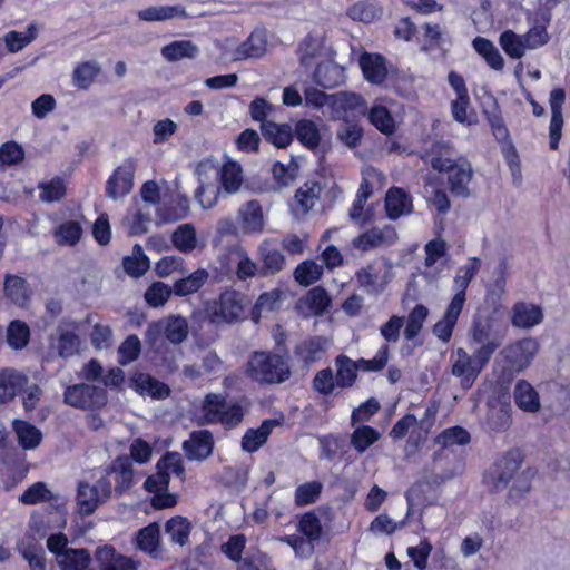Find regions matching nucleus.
Wrapping results in <instances>:
<instances>
[{"label": "nucleus", "mask_w": 570, "mask_h": 570, "mask_svg": "<svg viewBox=\"0 0 570 570\" xmlns=\"http://www.w3.org/2000/svg\"><path fill=\"white\" fill-rule=\"evenodd\" d=\"M283 336L284 334L276 340V346L283 354L267 351H255L250 354L246 368L249 379L261 384H281L291 377L288 352L281 347Z\"/></svg>", "instance_id": "nucleus-1"}, {"label": "nucleus", "mask_w": 570, "mask_h": 570, "mask_svg": "<svg viewBox=\"0 0 570 570\" xmlns=\"http://www.w3.org/2000/svg\"><path fill=\"white\" fill-rule=\"evenodd\" d=\"M508 326L493 314H478L472 323L470 336L472 342L480 344L476 356L481 363H489L493 353L503 344Z\"/></svg>", "instance_id": "nucleus-2"}, {"label": "nucleus", "mask_w": 570, "mask_h": 570, "mask_svg": "<svg viewBox=\"0 0 570 570\" xmlns=\"http://www.w3.org/2000/svg\"><path fill=\"white\" fill-rule=\"evenodd\" d=\"M202 416L198 424H220L225 430H233L244 419V409L236 400L228 402L227 396L220 393H208L200 405Z\"/></svg>", "instance_id": "nucleus-3"}, {"label": "nucleus", "mask_w": 570, "mask_h": 570, "mask_svg": "<svg viewBox=\"0 0 570 570\" xmlns=\"http://www.w3.org/2000/svg\"><path fill=\"white\" fill-rule=\"evenodd\" d=\"M523 460V453L518 448L509 449L498 458L484 475L489 490L494 493L505 490L520 470Z\"/></svg>", "instance_id": "nucleus-4"}, {"label": "nucleus", "mask_w": 570, "mask_h": 570, "mask_svg": "<svg viewBox=\"0 0 570 570\" xmlns=\"http://www.w3.org/2000/svg\"><path fill=\"white\" fill-rule=\"evenodd\" d=\"M243 294L226 289L219 294L218 299L207 301L204 306L205 316L214 325L233 324L238 322L244 313Z\"/></svg>", "instance_id": "nucleus-5"}, {"label": "nucleus", "mask_w": 570, "mask_h": 570, "mask_svg": "<svg viewBox=\"0 0 570 570\" xmlns=\"http://www.w3.org/2000/svg\"><path fill=\"white\" fill-rule=\"evenodd\" d=\"M538 348L535 340L522 338L505 346L501 351V355L508 364L510 373H520L531 364Z\"/></svg>", "instance_id": "nucleus-6"}, {"label": "nucleus", "mask_w": 570, "mask_h": 570, "mask_svg": "<svg viewBox=\"0 0 570 570\" xmlns=\"http://www.w3.org/2000/svg\"><path fill=\"white\" fill-rule=\"evenodd\" d=\"M2 292L4 299L18 308L26 309L30 306L33 291L28 281L17 274L6 273L3 276Z\"/></svg>", "instance_id": "nucleus-7"}, {"label": "nucleus", "mask_w": 570, "mask_h": 570, "mask_svg": "<svg viewBox=\"0 0 570 570\" xmlns=\"http://www.w3.org/2000/svg\"><path fill=\"white\" fill-rule=\"evenodd\" d=\"M135 161L126 159L106 183V196L117 200L128 195L134 187Z\"/></svg>", "instance_id": "nucleus-8"}, {"label": "nucleus", "mask_w": 570, "mask_h": 570, "mask_svg": "<svg viewBox=\"0 0 570 570\" xmlns=\"http://www.w3.org/2000/svg\"><path fill=\"white\" fill-rule=\"evenodd\" d=\"M458 358L452 365V374L461 379V387L469 390L488 363H481L476 351L469 355L464 348H458Z\"/></svg>", "instance_id": "nucleus-9"}, {"label": "nucleus", "mask_w": 570, "mask_h": 570, "mask_svg": "<svg viewBox=\"0 0 570 570\" xmlns=\"http://www.w3.org/2000/svg\"><path fill=\"white\" fill-rule=\"evenodd\" d=\"M128 385L139 395L149 396L153 400H165L171 393L168 384L159 381L149 373L138 371L130 375Z\"/></svg>", "instance_id": "nucleus-10"}, {"label": "nucleus", "mask_w": 570, "mask_h": 570, "mask_svg": "<svg viewBox=\"0 0 570 570\" xmlns=\"http://www.w3.org/2000/svg\"><path fill=\"white\" fill-rule=\"evenodd\" d=\"M214 436L208 430L193 431L188 440L183 442L185 455L190 461H205L214 450Z\"/></svg>", "instance_id": "nucleus-11"}, {"label": "nucleus", "mask_w": 570, "mask_h": 570, "mask_svg": "<svg viewBox=\"0 0 570 570\" xmlns=\"http://www.w3.org/2000/svg\"><path fill=\"white\" fill-rule=\"evenodd\" d=\"M237 223L246 235L261 234L264 230L263 208L258 200L242 204L237 210Z\"/></svg>", "instance_id": "nucleus-12"}, {"label": "nucleus", "mask_w": 570, "mask_h": 570, "mask_svg": "<svg viewBox=\"0 0 570 570\" xmlns=\"http://www.w3.org/2000/svg\"><path fill=\"white\" fill-rule=\"evenodd\" d=\"M566 101V92L562 88H554L550 92L549 104L551 109V119L549 126V147L557 150L562 136L563 116L562 106Z\"/></svg>", "instance_id": "nucleus-13"}, {"label": "nucleus", "mask_w": 570, "mask_h": 570, "mask_svg": "<svg viewBox=\"0 0 570 570\" xmlns=\"http://www.w3.org/2000/svg\"><path fill=\"white\" fill-rule=\"evenodd\" d=\"M294 137L307 149L314 154H321V158H324L330 147L325 144H321V132L317 125L311 119H301L295 124L293 129Z\"/></svg>", "instance_id": "nucleus-14"}, {"label": "nucleus", "mask_w": 570, "mask_h": 570, "mask_svg": "<svg viewBox=\"0 0 570 570\" xmlns=\"http://www.w3.org/2000/svg\"><path fill=\"white\" fill-rule=\"evenodd\" d=\"M267 30L256 28L234 51L236 60L259 59L267 52Z\"/></svg>", "instance_id": "nucleus-15"}, {"label": "nucleus", "mask_w": 570, "mask_h": 570, "mask_svg": "<svg viewBox=\"0 0 570 570\" xmlns=\"http://www.w3.org/2000/svg\"><path fill=\"white\" fill-rule=\"evenodd\" d=\"M107 404V392L102 386L73 384V407L101 409Z\"/></svg>", "instance_id": "nucleus-16"}, {"label": "nucleus", "mask_w": 570, "mask_h": 570, "mask_svg": "<svg viewBox=\"0 0 570 570\" xmlns=\"http://www.w3.org/2000/svg\"><path fill=\"white\" fill-rule=\"evenodd\" d=\"M282 423L278 419H266L257 429H247L240 441L242 450L246 453L257 452L267 442L274 428Z\"/></svg>", "instance_id": "nucleus-17"}, {"label": "nucleus", "mask_w": 570, "mask_h": 570, "mask_svg": "<svg viewBox=\"0 0 570 570\" xmlns=\"http://www.w3.org/2000/svg\"><path fill=\"white\" fill-rule=\"evenodd\" d=\"M473 170L468 160L460 161L448 174L449 190L454 197L466 199L470 197L471 191L469 184L472 179Z\"/></svg>", "instance_id": "nucleus-18"}, {"label": "nucleus", "mask_w": 570, "mask_h": 570, "mask_svg": "<svg viewBox=\"0 0 570 570\" xmlns=\"http://www.w3.org/2000/svg\"><path fill=\"white\" fill-rule=\"evenodd\" d=\"M327 350V340L323 336H312L299 342L294 348L295 357L309 367L320 361Z\"/></svg>", "instance_id": "nucleus-19"}, {"label": "nucleus", "mask_w": 570, "mask_h": 570, "mask_svg": "<svg viewBox=\"0 0 570 570\" xmlns=\"http://www.w3.org/2000/svg\"><path fill=\"white\" fill-rule=\"evenodd\" d=\"M543 321L541 306L517 302L511 311V324L517 328H532Z\"/></svg>", "instance_id": "nucleus-20"}, {"label": "nucleus", "mask_w": 570, "mask_h": 570, "mask_svg": "<svg viewBox=\"0 0 570 570\" xmlns=\"http://www.w3.org/2000/svg\"><path fill=\"white\" fill-rule=\"evenodd\" d=\"M385 210L390 219L395 220L413 210L411 195L401 187H391L385 196Z\"/></svg>", "instance_id": "nucleus-21"}, {"label": "nucleus", "mask_w": 570, "mask_h": 570, "mask_svg": "<svg viewBox=\"0 0 570 570\" xmlns=\"http://www.w3.org/2000/svg\"><path fill=\"white\" fill-rule=\"evenodd\" d=\"M259 276H269L279 273L285 266L284 254L272 243L265 240L258 247Z\"/></svg>", "instance_id": "nucleus-22"}, {"label": "nucleus", "mask_w": 570, "mask_h": 570, "mask_svg": "<svg viewBox=\"0 0 570 570\" xmlns=\"http://www.w3.org/2000/svg\"><path fill=\"white\" fill-rule=\"evenodd\" d=\"M513 401L523 412L537 413L541 410L538 391L527 380H519L513 389Z\"/></svg>", "instance_id": "nucleus-23"}, {"label": "nucleus", "mask_w": 570, "mask_h": 570, "mask_svg": "<svg viewBox=\"0 0 570 570\" xmlns=\"http://www.w3.org/2000/svg\"><path fill=\"white\" fill-rule=\"evenodd\" d=\"M106 472L107 474H117L115 491L118 494H122L134 484L132 463L130 458L127 455L117 456L106 469Z\"/></svg>", "instance_id": "nucleus-24"}, {"label": "nucleus", "mask_w": 570, "mask_h": 570, "mask_svg": "<svg viewBox=\"0 0 570 570\" xmlns=\"http://www.w3.org/2000/svg\"><path fill=\"white\" fill-rule=\"evenodd\" d=\"M259 129L263 138L276 148H286L294 139L293 128L288 124L263 122Z\"/></svg>", "instance_id": "nucleus-25"}, {"label": "nucleus", "mask_w": 570, "mask_h": 570, "mask_svg": "<svg viewBox=\"0 0 570 570\" xmlns=\"http://www.w3.org/2000/svg\"><path fill=\"white\" fill-rule=\"evenodd\" d=\"M480 261L472 258V263L461 266L454 277V289L456 293L452 297L450 304H456L458 307L463 308L466 301V288L471 283L474 275L478 273Z\"/></svg>", "instance_id": "nucleus-26"}, {"label": "nucleus", "mask_w": 570, "mask_h": 570, "mask_svg": "<svg viewBox=\"0 0 570 570\" xmlns=\"http://www.w3.org/2000/svg\"><path fill=\"white\" fill-rule=\"evenodd\" d=\"M313 78L318 86L325 89H332L345 81L344 69L333 61H323L318 63Z\"/></svg>", "instance_id": "nucleus-27"}, {"label": "nucleus", "mask_w": 570, "mask_h": 570, "mask_svg": "<svg viewBox=\"0 0 570 570\" xmlns=\"http://www.w3.org/2000/svg\"><path fill=\"white\" fill-rule=\"evenodd\" d=\"M27 377L13 368L0 370V404L7 403L24 387Z\"/></svg>", "instance_id": "nucleus-28"}, {"label": "nucleus", "mask_w": 570, "mask_h": 570, "mask_svg": "<svg viewBox=\"0 0 570 570\" xmlns=\"http://www.w3.org/2000/svg\"><path fill=\"white\" fill-rule=\"evenodd\" d=\"M332 108L336 114H362L366 111L364 98L354 92L340 91L332 94Z\"/></svg>", "instance_id": "nucleus-29"}, {"label": "nucleus", "mask_w": 570, "mask_h": 570, "mask_svg": "<svg viewBox=\"0 0 570 570\" xmlns=\"http://www.w3.org/2000/svg\"><path fill=\"white\" fill-rule=\"evenodd\" d=\"M12 429L17 435L19 445L23 450H33L42 441V432L26 420L16 419Z\"/></svg>", "instance_id": "nucleus-30"}, {"label": "nucleus", "mask_w": 570, "mask_h": 570, "mask_svg": "<svg viewBox=\"0 0 570 570\" xmlns=\"http://www.w3.org/2000/svg\"><path fill=\"white\" fill-rule=\"evenodd\" d=\"M160 544V527L157 522L139 529L136 533L137 548L151 557H157Z\"/></svg>", "instance_id": "nucleus-31"}, {"label": "nucleus", "mask_w": 570, "mask_h": 570, "mask_svg": "<svg viewBox=\"0 0 570 570\" xmlns=\"http://www.w3.org/2000/svg\"><path fill=\"white\" fill-rule=\"evenodd\" d=\"M462 309L456 304H449L443 317L434 324L432 333L443 343H448L451 340Z\"/></svg>", "instance_id": "nucleus-32"}, {"label": "nucleus", "mask_w": 570, "mask_h": 570, "mask_svg": "<svg viewBox=\"0 0 570 570\" xmlns=\"http://www.w3.org/2000/svg\"><path fill=\"white\" fill-rule=\"evenodd\" d=\"M141 21H165L174 18H187L184 6H151L138 12Z\"/></svg>", "instance_id": "nucleus-33"}, {"label": "nucleus", "mask_w": 570, "mask_h": 570, "mask_svg": "<svg viewBox=\"0 0 570 570\" xmlns=\"http://www.w3.org/2000/svg\"><path fill=\"white\" fill-rule=\"evenodd\" d=\"M209 273L199 268L186 277L177 279L173 285L174 295L184 297L198 292L208 281Z\"/></svg>", "instance_id": "nucleus-34"}, {"label": "nucleus", "mask_w": 570, "mask_h": 570, "mask_svg": "<svg viewBox=\"0 0 570 570\" xmlns=\"http://www.w3.org/2000/svg\"><path fill=\"white\" fill-rule=\"evenodd\" d=\"M423 43L421 50L424 52H432L436 49L443 53L448 51V46L451 45L450 37L444 33L439 24L425 23L423 26Z\"/></svg>", "instance_id": "nucleus-35"}, {"label": "nucleus", "mask_w": 570, "mask_h": 570, "mask_svg": "<svg viewBox=\"0 0 570 570\" xmlns=\"http://www.w3.org/2000/svg\"><path fill=\"white\" fill-rule=\"evenodd\" d=\"M360 65L364 78L372 83H381L386 78V68L384 59L380 55L363 53L360 58Z\"/></svg>", "instance_id": "nucleus-36"}, {"label": "nucleus", "mask_w": 570, "mask_h": 570, "mask_svg": "<svg viewBox=\"0 0 570 570\" xmlns=\"http://www.w3.org/2000/svg\"><path fill=\"white\" fill-rule=\"evenodd\" d=\"M336 374L335 382L337 387L347 389L353 386L357 379V365L355 361L344 354L335 358Z\"/></svg>", "instance_id": "nucleus-37"}, {"label": "nucleus", "mask_w": 570, "mask_h": 570, "mask_svg": "<svg viewBox=\"0 0 570 570\" xmlns=\"http://www.w3.org/2000/svg\"><path fill=\"white\" fill-rule=\"evenodd\" d=\"M199 48L190 40H176L161 48L163 57L170 62L179 61L184 58H196Z\"/></svg>", "instance_id": "nucleus-38"}, {"label": "nucleus", "mask_w": 570, "mask_h": 570, "mask_svg": "<svg viewBox=\"0 0 570 570\" xmlns=\"http://www.w3.org/2000/svg\"><path fill=\"white\" fill-rule=\"evenodd\" d=\"M382 14L383 8L376 0L358 1L348 9V16L353 20H357L363 23H371L379 20Z\"/></svg>", "instance_id": "nucleus-39"}, {"label": "nucleus", "mask_w": 570, "mask_h": 570, "mask_svg": "<svg viewBox=\"0 0 570 570\" xmlns=\"http://www.w3.org/2000/svg\"><path fill=\"white\" fill-rule=\"evenodd\" d=\"M190 522L187 518L176 515L166 521L164 531L170 539V541L180 547L188 542L190 534Z\"/></svg>", "instance_id": "nucleus-40"}, {"label": "nucleus", "mask_w": 570, "mask_h": 570, "mask_svg": "<svg viewBox=\"0 0 570 570\" xmlns=\"http://www.w3.org/2000/svg\"><path fill=\"white\" fill-rule=\"evenodd\" d=\"M472 46L492 69H503V57L492 41L483 37H475L472 41Z\"/></svg>", "instance_id": "nucleus-41"}, {"label": "nucleus", "mask_w": 570, "mask_h": 570, "mask_svg": "<svg viewBox=\"0 0 570 570\" xmlns=\"http://www.w3.org/2000/svg\"><path fill=\"white\" fill-rule=\"evenodd\" d=\"M299 302L305 304L314 315H323L332 304L331 296L323 286L311 288Z\"/></svg>", "instance_id": "nucleus-42"}, {"label": "nucleus", "mask_w": 570, "mask_h": 570, "mask_svg": "<svg viewBox=\"0 0 570 570\" xmlns=\"http://www.w3.org/2000/svg\"><path fill=\"white\" fill-rule=\"evenodd\" d=\"M67 544L68 539L63 533L51 534L47 540V548L56 554L61 570H71V548Z\"/></svg>", "instance_id": "nucleus-43"}, {"label": "nucleus", "mask_w": 570, "mask_h": 570, "mask_svg": "<svg viewBox=\"0 0 570 570\" xmlns=\"http://www.w3.org/2000/svg\"><path fill=\"white\" fill-rule=\"evenodd\" d=\"M30 328L20 320H13L7 327V344L13 351L23 350L30 342Z\"/></svg>", "instance_id": "nucleus-44"}, {"label": "nucleus", "mask_w": 570, "mask_h": 570, "mask_svg": "<svg viewBox=\"0 0 570 570\" xmlns=\"http://www.w3.org/2000/svg\"><path fill=\"white\" fill-rule=\"evenodd\" d=\"M76 499L80 515H89L94 513L100 502L97 489L86 482L79 483Z\"/></svg>", "instance_id": "nucleus-45"}, {"label": "nucleus", "mask_w": 570, "mask_h": 570, "mask_svg": "<svg viewBox=\"0 0 570 570\" xmlns=\"http://www.w3.org/2000/svg\"><path fill=\"white\" fill-rule=\"evenodd\" d=\"M511 422V407L509 404L491 406L487 413L485 424L493 432L507 431Z\"/></svg>", "instance_id": "nucleus-46"}, {"label": "nucleus", "mask_w": 570, "mask_h": 570, "mask_svg": "<svg viewBox=\"0 0 570 570\" xmlns=\"http://www.w3.org/2000/svg\"><path fill=\"white\" fill-rule=\"evenodd\" d=\"M37 35L38 31L36 26L30 23L27 27L26 32H19L16 30L7 32L3 37V41L6 43L7 50L11 53H16L31 43L37 38Z\"/></svg>", "instance_id": "nucleus-47"}, {"label": "nucleus", "mask_w": 570, "mask_h": 570, "mask_svg": "<svg viewBox=\"0 0 570 570\" xmlns=\"http://www.w3.org/2000/svg\"><path fill=\"white\" fill-rule=\"evenodd\" d=\"M163 333L171 344H180L188 336V323L180 315L169 316L165 324L163 323Z\"/></svg>", "instance_id": "nucleus-48"}, {"label": "nucleus", "mask_w": 570, "mask_h": 570, "mask_svg": "<svg viewBox=\"0 0 570 570\" xmlns=\"http://www.w3.org/2000/svg\"><path fill=\"white\" fill-rule=\"evenodd\" d=\"M53 499H56V495L51 492L48 485L42 481H38L23 491L19 497V502L26 505H36L43 502H50Z\"/></svg>", "instance_id": "nucleus-49"}, {"label": "nucleus", "mask_w": 570, "mask_h": 570, "mask_svg": "<svg viewBox=\"0 0 570 570\" xmlns=\"http://www.w3.org/2000/svg\"><path fill=\"white\" fill-rule=\"evenodd\" d=\"M368 121L382 134L392 135L395 130V122L391 111L382 105L373 106L367 114Z\"/></svg>", "instance_id": "nucleus-50"}, {"label": "nucleus", "mask_w": 570, "mask_h": 570, "mask_svg": "<svg viewBox=\"0 0 570 570\" xmlns=\"http://www.w3.org/2000/svg\"><path fill=\"white\" fill-rule=\"evenodd\" d=\"M499 42L503 51L512 59H520L528 49L523 36L512 30H505L500 35Z\"/></svg>", "instance_id": "nucleus-51"}, {"label": "nucleus", "mask_w": 570, "mask_h": 570, "mask_svg": "<svg viewBox=\"0 0 570 570\" xmlns=\"http://www.w3.org/2000/svg\"><path fill=\"white\" fill-rule=\"evenodd\" d=\"M380 432L370 425H360L351 434V445L358 452H365L379 439Z\"/></svg>", "instance_id": "nucleus-52"}, {"label": "nucleus", "mask_w": 570, "mask_h": 570, "mask_svg": "<svg viewBox=\"0 0 570 570\" xmlns=\"http://www.w3.org/2000/svg\"><path fill=\"white\" fill-rule=\"evenodd\" d=\"M294 279L302 286H309L323 275V266L314 261H304L294 271Z\"/></svg>", "instance_id": "nucleus-53"}, {"label": "nucleus", "mask_w": 570, "mask_h": 570, "mask_svg": "<svg viewBox=\"0 0 570 570\" xmlns=\"http://www.w3.org/2000/svg\"><path fill=\"white\" fill-rule=\"evenodd\" d=\"M220 183L225 193H236L243 184L242 167L235 161L224 165L220 170Z\"/></svg>", "instance_id": "nucleus-54"}, {"label": "nucleus", "mask_w": 570, "mask_h": 570, "mask_svg": "<svg viewBox=\"0 0 570 570\" xmlns=\"http://www.w3.org/2000/svg\"><path fill=\"white\" fill-rule=\"evenodd\" d=\"M298 531L308 540L309 543H314L321 539L323 528L320 518L314 511L306 512L301 517Z\"/></svg>", "instance_id": "nucleus-55"}, {"label": "nucleus", "mask_w": 570, "mask_h": 570, "mask_svg": "<svg viewBox=\"0 0 570 570\" xmlns=\"http://www.w3.org/2000/svg\"><path fill=\"white\" fill-rule=\"evenodd\" d=\"M174 246L183 253H189L196 247V232L191 224H184L171 235Z\"/></svg>", "instance_id": "nucleus-56"}, {"label": "nucleus", "mask_w": 570, "mask_h": 570, "mask_svg": "<svg viewBox=\"0 0 570 570\" xmlns=\"http://www.w3.org/2000/svg\"><path fill=\"white\" fill-rule=\"evenodd\" d=\"M429 315V309L422 304L415 305L410 312L404 330V337L407 341L415 338L421 332L423 324Z\"/></svg>", "instance_id": "nucleus-57"}, {"label": "nucleus", "mask_w": 570, "mask_h": 570, "mask_svg": "<svg viewBox=\"0 0 570 570\" xmlns=\"http://www.w3.org/2000/svg\"><path fill=\"white\" fill-rule=\"evenodd\" d=\"M174 294L173 287L163 282H154L145 292V301L151 307L164 306Z\"/></svg>", "instance_id": "nucleus-58"}, {"label": "nucleus", "mask_w": 570, "mask_h": 570, "mask_svg": "<svg viewBox=\"0 0 570 570\" xmlns=\"http://www.w3.org/2000/svg\"><path fill=\"white\" fill-rule=\"evenodd\" d=\"M141 353V343L137 335L131 334L118 347V362L120 365H127L139 358Z\"/></svg>", "instance_id": "nucleus-59"}, {"label": "nucleus", "mask_w": 570, "mask_h": 570, "mask_svg": "<svg viewBox=\"0 0 570 570\" xmlns=\"http://www.w3.org/2000/svg\"><path fill=\"white\" fill-rule=\"evenodd\" d=\"M470 433L462 426H452L442 431L435 442L443 448L452 445H465L470 442Z\"/></svg>", "instance_id": "nucleus-60"}, {"label": "nucleus", "mask_w": 570, "mask_h": 570, "mask_svg": "<svg viewBox=\"0 0 570 570\" xmlns=\"http://www.w3.org/2000/svg\"><path fill=\"white\" fill-rule=\"evenodd\" d=\"M99 73L100 66L98 62H83L73 70V82H76L80 89H88Z\"/></svg>", "instance_id": "nucleus-61"}, {"label": "nucleus", "mask_w": 570, "mask_h": 570, "mask_svg": "<svg viewBox=\"0 0 570 570\" xmlns=\"http://www.w3.org/2000/svg\"><path fill=\"white\" fill-rule=\"evenodd\" d=\"M323 485L318 481L301 484L295 490V504L304 507L314 503L321 495Z\"/></svg>", "instance_id": "nucleus-62"}, {"label": "nucleus", "mask_w": 570, "mask_h": 570, "mask_svg": "<svg viewBox=\"0 0 570 570\" xmlns=\"http://www.w3.org/2000/svg\"><path fill=\"white\" fill-rule=\"evenodd\" d=\"M321 190L322 187L317 181L306 183L296 190L295 198L305 213L314 207Z\"/></svg>", "instance_id": "nucleus-63"}, {"label": "nucleus", "mask_w": 570, "mask_h": 570, "mask_svg": "<svg viewBox=\"0 0 570 570\" xmlns=\"http://www.w3.org/2000/svg\"><path fill=\"white\" fill-rule=\"evenodd\" d=\"M298 169L299 166L297 161L292 158L287 165L276 161L272 167V173L273 177L279 185L288 186L297 177Z\"/></svg>", "instance_id": "nucleus-64"}]
</instances>
